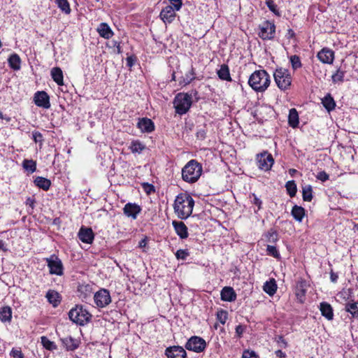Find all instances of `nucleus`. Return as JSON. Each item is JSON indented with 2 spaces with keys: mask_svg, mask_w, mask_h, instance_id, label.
I'll return each mask as SVG.
<instances>
[{
  "mask_svg": "<svg viewBox=\"0 0 358 358\" xmlns=\"http://www.w3.org/2000/svg\"><path fill=\"white\" fill-rule=\"evenodd\" d=\"M194 201L192 197L187 194H178L174 201L173 209L175 213L180 219H187L192 213Z\"/></svg>",
  "mask_w": 358,
  "mask_h": 358,
  "instance_id": "f257e3e1",
  "label": "nucleus"
},
{
  "mask_svg": "<svg viewBox=\"0 0 358 358\" xmlns=\"http://www.w3.org/2000/svg\"><path fill=\"white\" fill-rule=\"evenodd\" d=\"M270 83V76L263 69L254 71L248 79V85L257 92H265L269 87Z\"/></svg>",
  "mask_w": 358,
  "mask_h": 358,
  "instance_id": "f03ea898",
  "label": "nucleus"
},
{
  "mask_svg": "<svg viewBox=\"0 0 358 358\" xmlns=\"http://www.w3.org/2000/svg\"><path fill=\"white\" fill-rule=\"evenodd\" d=\"M202 165L195 159L189 161L182 169V178L189 183L196 182L201 176Z\"/></svg>",
  "mask_w": 358,
  "mask_h": 358,
  "instance_id": "7ed1b4c3",
  "label": "nucleus"
},
{
  "mask_svg": "<svg viewBox=\"0 0 358 358\" xmlns=\"http://www.w3.org/2000/svg\"><path fill=\"white\" fill-rule=\"evenodd\" d=\"M273 78L280 90L285 91L289 89L292 79L289 70L284 68H278L273 73Z\"/></svg>",
  "mask_w": 358,
  "mask_h": 358,
  "instance_id": "20e7f679",
  "label": "nucleus"
},
{
  "mask_svg": "<svg viewBox=\"0 0 358 358\" xmlns=\"http://www.w3.org/2000/svg\"><path fill=\"white\" fill-rule=\"evenodd\" d=\"M192 103V95L184 92L177 94L173 100L176 112L180 115L189 110Z\"/></svg>",
  "mask_w": 358,
  "mask_h": 358,
  "instance_id": "39448f33",
  "label": "nucleus"
},
{
  "mask_svg": "<svg viewBox=\"0 0 358 358\" xmlns=\"http://www.w3.org/2000/svg\"><path fill=\"white\" fill-rule=\"evenodd\" d=\"M69 319L79 325H85L90 322L91 314L83 306H76L69 313Z\"/></svg>",
  "mask_w": 358,
  "mask_h": 358,
  "instance_id": "423d86ee",
  "label": "nucleus"
},
{
  "mask_svg": "<svg viewBox=\"0 0 358 358\" xmlns=\"http://www.w3.org/2000/svg\"><path fill=\"white\" fill-rule=\"evenodd\" d=\"M52 275H62L64 273L63 264L61 259L56 255H52L45 259Z\"/></svg>",
  "mask_w": 358,
  "mask_h": 358,
  "instance_id": "0eeeda50",
  "label": "nucleus"
},
{
  "mask_svg": "<svg viewBox=\"0 0 358 358\" xmlns=\"http://www.w3.org/2000/svg\"><path fill=\"white\" fill-rule=\"evenodd\" d=\"M256 160L259 169L264 171H269L274 163L273 156L267 151L257 154Z\"/></svg>",
  "mask_w": 358,
  "mask_h": 358,
  "instance_id": "6e6552de",
  "label": "nucleus"
},
{
  "mask_svg": "<svg viewBox=\"0 0 358 358\" xmlns=\"http://www.w3.org/2000/svg\"><path fill=\"white\" fill-rule=\"evenodd\" d=\"M259 36L263 40H271L275 36V26L270 21H264L259 26Z\"/></svg>",
  "mask_w": 358,
  "mask_h": 358,
  "instance_id": "1a4fd4ad",
  "label": "nucleus"
},
{
  "mask_svg": "<svg viewBox=\"0 0 358 358\" xmlns=\"http://www.w3.org/2000/svg\"><path fill=\"white\" fill-rule=\"evenodd\" d=\"M206 347V343L204 339L199 336L191 337L185 345L188 350L195 352H203Z\"/></svg>",
  "mask_w": 358,
  "mask_h": 358,
  "instance_id": "9d476101",
  "label": "nucleus"
},
{
  "mask_svg": "<svg viewBox=\"0 0 358 358\" xmlns=\"http://www.w3.org/2000/svg\"><path fill=\"white\" fill-rule=\"evenodd\" d=\"M94 300L98 307H106L111 302V297L109 291L106 289H99L94 294Z\"/></svg>",
  "mask_w": 358,
  "mask_h": 358,
  "instance_id": "9b49d317",
  "label": "nucleus"
},
{
  "mask_svg": "<svg viewBox=\"0 0 358 358\" xmlns=\"http://www.w3.org/2000/svg\"><path fill=\"white\" fill-rule=\"evenodd\" d=\"M35 104L38 107L49 108L50 107V98L48 94L44 92H37L34 97Z\"/></svg>",
  "mask_w": 358,
  "mask_h": 358,
  "instance_id": "f8f14e48",
  "label": "nucleus"
},
{
  "mask_svg": "<svg viewBox=\"0 0 358 358\" xmlns=\"http://www.w3.org/2000/svg\"><path fill=\"white\" fill-rule=\"evenodd\" d=\"M167 358H185L187 356L185 349L179 345L169 347L165 350Z\"/></svg>",
  "mask_w": 358,
  "mask_h": 358,
  "instance_id": "ddd939ff",
  "label": "nucleus"
},
{
  "mask_svg": "<svg viewBox=\"0 0 358 358\" xmlns=\"http://www.w3.org/2000/svg\"><path fill=\"white\" fill-rule=\"evenodd\" d=\"M175 10L172 6L168 5L162 10L159 17L164 23H171L176 17Z\"/></svg>",
  "mask_w": 358,
  "mask_h": 358,
  "instance_id": "4468645a",
  "label": "nucleus"
},
{
  "mask_svg": "<svg viewBox=\"0 0 358 358\" xmlns=\"http://www.w3.org/2000/svg\"><path fill=\"white\" fill-rule=\"evenodd\" d=\"M317 57L322 63L331 64L334 59V52L329 48H323L317 53Z\"/></svg>",
  "mask_w": 358,
  "mask_h": 358,
  "instance_id": "2eb2a0df",
  "label": "nucleus"
},
{
  "mask_svg": "<svg viewBox=\"0 0 358 358\" xmlns=\"http://www.w3.org/2000/svg\"><path fill=\"white\" fill-rule=\"evenodd\" d=\"M141 211V208L136 203H128L123 208L124 215L134 220L136 219Z\"/></svg>",
  "mask_w": 358,
  "mask_h": 358,
  "instance_id": "dca6fc26",
  "label": "nucleus"
},
{
  "mask_svg": "<svg viewBox=\"0 0 358 358\" xmlns=\"http://www.w3.org/2000/svg\"><path fill=\"white\" fill-rule=\"evenodd\" d=\"M78 237L83 243L90 244L94 241V234L91 228L81 227L78 232Z\"/></svg>",
  "mask_w": 358,
  "mask_h": 358,
  "instance_id": "f3484780",
  "label": "nucleus"
},
{
  "mask_svg": "<svg viewBox=\"0 0 358 358\" xmlns=\"http://www.w3.org/2000/svg\"><path fill=\"white\" fill-rule=\"evenodd\" d=\"M137 127L143 133H150L155 129L153 122L147 117L139 119Z\"/></svg>",
  "mask_w": 358,
  "mask_h": 358,
  "instance_id": "a211bd4d",
  "label": "nucleus"
},
{
  "mask_svg": "<svg viewBox=\"0 0 358 358\" xmlns=\"http://www.w3.org/2000/svg\"><path fill=\"white\" fill-rule=\"evenodd\" d=\"M78 296L83 301H87L92 293V288L90 285L81 284L78 287Z\"/></svg>",
  "mask_w": 358,
  "mask_h": 358,
  "instance_id": "6ab92c4d",
  "label": "nucleus"
},
{
  "mask_svg": "<svg viewBox=\"0 0 358 358\" xmlns=\"http://www.w3.org/2000/svg\"><path fill=\"white\" fill-rule=\"evenodd\" d=\"M172 224L176 233L181 238L185 239L188 237L187 227L182 222L173 221Z\"/></svg>",
  "mask_w": 358,
  "mask_h": 358,
  "instance_id": "aec40b11",
  "label": "nucleus"
},
{
  "mask_svg": "<svg viewBox=\"0 0 358 358\" xmlns=\"http://www.w3.org/2000/svg\"><path fill=\"white\" fill-rule=\"evenodd\" d=\"M221 299L224 301H234L236 299V294L231 287H224L220 293Z\"/></svg>",
  "mask_w": 358,
  "mask_h": 358,
  "instance_id": "412c9836",
  "label": "nucleus"
},
{
  "mask_svg": "<svg viewBox=\"0 0 358 358\" xmlns=\"http://www.w3.org/2000/svg\"><path fill=\"white\" fill-rule=\"evenodd\" d=\"M345 310L349 313L352 318L358 319V301L353 299L348 301L345 304Z\"/></svg>",
  "mask_w": 358,
  "mask_h": 358,
  "instance_id": "4be33fe9",
  "label": "nucleus"
},
{
  "mask_svg": "<svg viewBox=\"0 0 358 358\" xmlns=\"http://www.w3.org/2000/svg\"><path fill=\"white\" fill-rule=\"evenodd\" d=\"M62 343L64 347L67 350H74L79 346V341L73 338L71 336H66L65 338H61Z\"/></svg>",
  "mask_w": 358,
  "mask_h": 358,
  "instance_id": "5701e85b",
  "label": "nucleus"
},
{
  "mask_svg": "<svg viewBox=\"0 0 358 358\" xmlns=\"http://www.w3.org/2000/svg\"><path fill=\"white\" fill-rule=\"evenodd\" d=\"M321 314L328 320H332L334 318V312L331 306L327 302H322L320 305Z\"/></svg>",
  "mask_w": 358,
  "mask_h": 358,
  "instance_id": "b1692460",
  "label": "nucleus"
},
{
  "mask_svg": "<svg viewBox=\"0 0 358 358\" xmlns=\"http://www.w3.org/2000/svg\"><path fill=\"white\" fill-rule=\"evenodd\" d=\"M97 31L99 35L106 39L111 38L113 35V31L107 23L102 22L97 27Z\"/></svg>",
  "mask_w": 358,
  "mask_h": 358,
  "instance_id": "393cba45",
  "label": "nucleus"
},
{
  "mask_svg": "<svg viewBox=\"0 0 358 358\" xmlns=\"http://www.w3.org/2000/svg\"><path fill=\"white\" fill-rule=\"evenodd\" d=\"M45 297L47 298L48 302L51 303L54 307H57L61 301L59 294L57 292L52 289L48 291Z\"/></svg>",
  "mask_w": 358,
  "mask_h": 358,
  "instance_id": "a878e982",
  "label": "nucleus"
},
{
  "mask_svg": "<svg viewBox=\"0 0 358 358\" xmlns=\"http://www.w3.org/2000/svg\"><path fill=\"white\" fill-rule=\"evenodd\" d=\"M51 76L53 80L59 86L64 85V76L62 69L59 67H54L51 70Z\"/></svg>",
  "mask_w": 358,
  "mask_h": 358,
  "instance_id": "bb28decb",
  "label": "nucleus"
},
{
  "mask_svg": "<svg viewBox=\"0 0 358 358\" xmlns=\"http://www.w3.org/2000/svg\"><path fill=\"white\" fill-rule=\"evenodd\" d=\"M34 184L38 188L42 189L44 191H47L50 187L51 181L42 176H37L34 180Z\"/></svg>",
  "mask_w": 358,
  "mask_h": 358,
  "instance_id": "cd10ccee",
  "label": "nucleus"
},
{
  "mask_svg": "<svg viewBox=\"0 0 358 358\" xmlns=\"http://www.w3.org/2000/svg\"><path fill=\"white\" fill-rule=\"evenodd\" d=\"M12 309L6 306L0 308V320L2 322H10L12 319Z\"/></svg>",
  "mask_w": 358,
  "mask_h": 358,
  "instance_id": "c85d7f7f",
  "label": "nucleus"
},
{
  "mask_svg": "<svg viewBox=\"0 0 358 358\" xmlns=\"http://www.w3.org/2000/svg\"><path fill=\"white\" fill-rule=\"evenodd\" d=\"M217 74L220 79L226 81H231V78L229 73V68L228 65L223 64L217 71Z\"/></svg>",
  "mask_w": 358,
  "mask_h": 358,
  "instance_id": "c756f323",
  "label": "nucleus"
},
{
  "mask_svg": "<svg viewBox=\"0 0 358 358\" xmlns=\"http://www.w3.org/2000/svg\"><path fill=\"white\" fill-rule=\"evenodd\" d=\"M291 214L297 222H301L303 220V218L305 216V209L297 205L293 206Z\"/></svg>",
  "mask_w": 358,
  "mask_h": 358,
  "instance_id": "7c9ffc66",
  "label": "nucleus"
},
{
  "mask_svg": "<svg viewBox=\"0 0 358 358\" xmlns=\"http://www.w3.org/2000/svg\"><path fill=\"white\" fill-rule=\"evenodd\" d=\"M288 123L292 128H296L299 125V114L295 108L289 110L288 116Z\"/></svg>",
  "mask_w": 358,
  "mask_h": 358,
  "instance_id": "2f4dec72",
  "label": "nucleus"
},
{
  "mask_svg": "<svg viewBox=\"0 0 358 358\" xmlns=\"http://www.w3.org/2000/svg\"><path fill=\"white\" fill-rule=\"evenodd\" d=\"M322 103L327 111L333 110L336 107V103L330 94H327L322 99Z\"/></svg>",
  "mask_w": 358,
  "mask_h": 358,
  "instance_id": "473e14b6",
  "label": "nucleus"
},
{
  "mask_svg": "<svg viewBox=\"0 0 358 358\" xmlns=\"http://www.w3.org/2000/svg\"><path fill=\"white\" fill-rule=\"evenodd\" d=\"M8 62L9 66L12 69L17 71L20 69L21 59L18 55H17V54L11 55L9 57Z\"/></svg>",
  "mask_w": 358,
  "mask_h": 358,
  "instance_id": "72a5a7b5",
  "label": "nucleus"
},
{
  "mask_svg": "<svg viewBox=\"0 0 358 358\" xmlns=\"http://www.w3.org/2000/svg\"><path fill=\"white\" fill-rule=\"evenodd\" d=\"M277 290V285L275 280L266 281L264 285V291L270 296L273 295Z\"/></svg>",
  "mask_w": 358,
  "mask_h": 358,
  "instance_id": "f704fd0d",
  "label": "nucleus"
},
{
  "mask_svg": "<svg viewBox=\"0 0 358 358\" xmlns=\"http://www.w3.org/2000/svg\"><path fill=\"white\" fill-rule=\"evenodd\" d=\"M129 149L133 153H141L145 149V145L142 143L140 141L136 140L131 143Z\"/></svg>",
  "mask_w": 358,
  "mask_h": 358,
  "instance_id": "c9c22d12",
  "label": "nucleus"
},
{
  "mask_svg": "<svg viewBox=\"0 0 358 358\" xmlns=\"http://www.w3.org/2000/svg\"><path fill=\"white\" fill-rule=\"evenodd\" d=\"M302 197L304 201H310L313 199V189L310 185L302 187Z\"/></svg>",
  "mask_w": 358,
  "mask_h": 358,
  "instance_id": "e433bc0d",
  "label": "nucleus"
},
{
  "mask_svg": "<svg viewBox=\"0 0 358 358\" xmlns=\"http://www.w3.org/2000/svg\"><path fill=\"white\" fill-rule=\"evenodd\" d=\"M58 8L65 14H69L71 11L68 0H55Z\"/></svg>",
  "mask_w": 358,
  "mask_h": 358,
  "instance_id": "4c0bfd02",
  "label": "nucleus"
},
{
  "mask_svg": "<svg viewBox=\"0 0 358 358\" xmlns=\"http://www.w3.org/2000/svg\"><path fill=\"white\" fill-rule=\"evenodd\" d=\"M22 167L31 173L36 170V162L32 159H24L22 162Z\"/></svg>",
  "mask_w": 358,
  "mask_h": 358,
  "instance_id": "58836bf2",
  "label": "nucleus"
},
{
  "mask_svg": "<svg viewBox=\"0 0 358 358\" xmlns=\"http://www.w3.org/2000/svg\"><path fill=\"white\" fill-rule=\"evenodd\" d=\"M285 187L287 194L290 196V197H294L296 196L297 187L294 180H289L285 184Z\"/></svg>",
  "mask_w": 358,
  "mask_h": 358,
  "instance_id": "ea45409f",
  "label": "nucleus"
},
{
  "mask_svg": "<svg viewBox=\"0 0 358 358\" xmlns=\"http://www.w3.org/2000/svg\"><path fill=\"white\" fill-rule=\"evenodd\" d=\"M345 71L341 67L339 68L331 76L333 83H342L345 76Z\"/></svg>",
  "mask_w": 358,
  "mask_h": 358,
  "instance_id": "a19ab883",
  "label": "nucleus"
},
{
  "mask_svg": "<svg viewBox=\"0 0 358 358\" xmlns=\"http://www.w3.org/2000/svg\"><path fill=\"white\" fill-rule=\"evenodd\" d=\"M217 320L222 324H224L227 318H228V313L222 309H220L217 312L216 314Z\"/></svg>",
  "mask_w": 358,
  "mask_h": 358,
  "instance_id": "79ce46f5",
  "label": "nucleus"
},
{
  "mask_svg": "<svg viewBox=\"0 0 358 358\" xmlns=\"http://www.w3.org/2000/svg\"><path fill=\"white\" fill-rule=\"evenodd\" d=\"M41 343H42L43 347L47 350H51L56 348V345L54 343V342L50 341L45 336L41 337Z\"/></svg>",
  "mask_w": 358,
  "mask_h": 358,
  "instance_id": "37998d69",
  "label": "nucleus"
},
{
  "mask_svg": "<svg viewBox=\"0 0 358 358\" xmlns=\"http://www.w3.org/2000/svg\"><path fill=\"white\" fill-rule=\"evenodd\" d=\"M290 62L292 67L294 70H296L301 67V62L300 57L297 55H292L290 57Z\"/></svg>",
  "mask_w": 358,
  "mask_h": 358,
  "instance_id": "c03bdc74",
  "label": "nucleus"
},
{
  "mask_svg": "<svg viewBox=\"0 0 358 358\" xmlns=\"http://www.w3.org/2000/svg\"><path fill=\"white\" fill-rule=\"evenodd\" d=\"M266 4L268 9L273 12L275 15L280 16V13L277 8V5L275 3L273 0H266Z\"/></svg>",
  "mask_w": 358,
  "mask_h": 358,
  "instance_id": "a18cd8bd",
  "label": "nucleus"
},
{
  "mask_svg": "<svg viewBox=\"0 0 358 358\" xmlns=\"http://www.w3.org/2000/svg\"><path fill=\"white\" fill-rule=\"evenodd\" d=\"M266 241L269 243H274L278 241V233L271 229L266 234Z\"/></svg>",
  "mask_w": 358,
  "mask_h": 358,
  "instance_id": "49530a36",
  "label": "nucleus"
},
{
  "mask_svg": "<svg viewBox=\"0 0 358 358\" xmlns=\"http://www.w3.org/2000/svg\"><path fill=\"white\" fill-rule=\"evenodd\" d=\"M266 252L268 255L273 256L276 259H279L280 257V255L277 250L276 247L274 245H267Z\"/></svg>",
  "mask_w": 358,
  "mask_h": 358,
  "instance_id": "de8ad7c7",
  "label": "nucleus"
},
{
  "mask_svg": "<svg viewBox=\"0 0 358 358\" xmlns=\"http://www.w3.org/2000/svg\"><path fill=\"white\" fill-rule=\"evenodd\" d=\"M141 186H142L143 191L147 194H150L151 193L155 192V186L148 182H143L141 184Z\"/></svg>",
  "mask_w": 358,
  "mask_h": 358,
  "instance_id": "09e8293b",
  "label": "nucleus"
},
{
  "mask_svg": "<svg viewBox=\"0 0 358 358\" xmlns=\"http://www.w3.org/2000/svg\"><path fill=\"white\" fill-rule=\"evenodd\" d=\"M250 198L251 199V202L257 206V210H260L262 208V201L260 199H259L255 194H252L250 196Z\"/></svg>",
  "mask_w": 358,
  "mask_h": 358,
  "instance_id": "8fccbe9b",
  "label": "nucleus"
},
{
  "mask_svg": "<svg viewBox=\"0 0 358 358\" xmlns=\"http://www.w3.org/2000/svg\"><path fill=\"white\" fill-rule=\"evenodd\" d=\"M32 138L35 143H40L41 145L43 142V135L38 131L32 132Z\"/></svg>",
  "mask_w": 358,
  "mask_h": 358,
  "instance_id": "3c124183",
  "label": "nucleus"
},
{
  "mask_svg": "<svg viewBox=\"0 0 358 358\" xmlns=\"http://www.w3.org/2000/svg\"><path fill=\"white\" fill-rule=\"evenodd\" d=\"M189 255V252L187 250H178L176 253V257L178 259H185Z\"/></svg>",
  "mask_w": 358,
  "mask_h": 358,
  "instance_id": "603ef678",
  "label": "nucleus"
},
{
  "mask_svg": "<svg viewBox=\"0 0 358 358\" xmlns=\"http://www.w3.org/2000/svg\"><path fill=\"white\" fill-rule=\"evenodd\" d=\"M242 358H259V357L254 351L245 350L243 353Z\"/></svg>",
  "mask_w": 358,
  "mask_h": 358,
  "instance_id": "864d4df0",
  "label": "nucleus"
},
{
  "mask_svg": "<svg viewBox=\"0 0 358 358\" xmlns=\"http://www.w3.org/2000/svg\"><path fill=\"white\" fill-rule=\"evenodd\" d=\"M316 178L322 182H325L329 180V176L325 171H320L317 173Z\"/></svg>",
  "mask_w": 358,
  "mask_h": 358,
  "instance_id": "5fc2aeb1",
  "label": "nucleus"
},
{
  "mask_svg": "<svg viewBox=\"0 0 358 358\" xmlns=\"http://www.w3.org/2000/svg\"><path fill=\"white\" fill-rule=\"evenodd\" d=\"M275 341L278 343V345L280 348H285L287 345L286 341L282 336H278V337H276Z\"/></svg>",
  "mask_w": 358,
  "mask_h": 358,
  "instance_id": "6e6d98bb",
  "label": "nucleus"
},
{
  "mask_svg": "<svg viewBox=\"0 0 358 358\" xmlns=\"http://www.w3.org/2000/svg\"><path fill=\"white\" fill-rule=\"evenodd\" d=\"M171 6H173L176 10H179L182 7V0H169Z\"/></svg>",
  "mask_w": 358,
  "mask_h": 358,
  "instance_id": "4d7b16f0",
  "label": "nucleus"
},
{
  "mask_svg": "<svg viewBox=\"0 0 358 358\" xmlns=\"http://www.w3.org/2000/svg\"><path fill=\"white\" fill-rule=\"evenodd\" d=\"M10 356L13 358H24L23 354L22 353V351L17 349H12L10 352Z\"/></svg>",
  "mask_w": 358,
  "mask_h": 358,
  "instance_id": "13d9d810",
  "label": "nucleus"
},
{
  "mask_svg": "<svg viewBox=\"0 0 358 358\" xmlns=\"http://www.w3.org/2000/svg\"><path fill=\"white\" fill-rule=\"evenodd\" d=\"M196 138L199 140H203L206 136V132L204 129H201L196 131Z\"/></svg>",
  "mask_w": 358,
  "mask_h": 358,
  "instance_id": "bf43d9fd",
  "label": "nucleus"
},
{
  "mask_svg": "<svg viewBox=\"0 0 358 358\" xmlns=\"http://www.w3.org/2000/svg\"><path fill=\"white\" fill-rule=\"evenodd\" d=\"M189 74H190V76H189L188 74L186 75L187 78L185 80V83L186 85L190 83L191 81L194 79V72L193 68H192V69L189 72Z\"/></svg>",
  "mask_w": 358,
  "mask_h": 358,
  "instance_id": "052dcab7",
  "label": "nucleus"
},
{
  "mask_svg": "<svg viewBox=\"0 0 358 358\" xmlns=\"http://www.w3.org/2000/svg\"><path fill=\"white\" fill-rule=\"evenodd\" d=\"M244 327L242 325H238L236 327V334L238 335V337H241L244 332Z\"/></svg>",
  "mask_w": 358,
  "mask_h": 358,
  "instance_id": "680f3d73",
  "label": "nucleus"
},
{
  "mask_svg": "<svg viewBox=\"0 0 358 358\" xmlns=\"http://www.w3.org/2000/svg\"><path fill=\"white\" fill-rule=\"evenodd\" d=\"M338 278V275L337 273H334L333 271L330 273V279L332 282H336Z\"/></svg>",
  "mask_w": 358,
  "mask_h": 358,
  "instance_id": "e2e57ef3",
  "label": "nucleus"
},
{
  "mask_svg": "<svg viewBox=\"0 0 358 358\" xmlns=\"http://www.w3.org/2000/svg\"><path fill=\"white\" fill-rule=\"evenodd\" d=\"M35 200L31 197L27 198L26 201V204L31 206L32 208H34V206Z\"/></svg>",
  "mask_w": 358,
  "mask_h": 358,
  "instance_id": "0e129e2a",
  "label": "nucleus"
},
{
  "mask_svg": "<svg viewBox=\"0 0 358 358\" xmlns=\"http://www.w3.org/2000/svg\"><path fill=\"white\" fill-rule=\"evenodd\" d=\"M275 355L280 358H285L286 357V354L283 352L281 350H278L275 352Z\"/></svg>",
  "mask_w": 358,
  "mask_h": 358,
  "instance_id": "69168bd1",
  "label": "nucleus"
},
{
  "mask_svg": "<svg viewBox=\"0 0 358 358\" xmlns=\"http://www.w3.org/2000/svg\"><path fill=\"white\" fill-rule=\"evenodd\" d=\"M113 46L117 48V52L121 53L122 50H121L120 43L116 41H113Z\"/></svg>",
  "mask_w": 358,
  "mask_h": 358,
  "instance_id": "338daca9",
  "label": "nucleus"
},
{
  "mask_svg": "<svg viewBox=\"0 0 358 358\" xmlns=\"http://www.w3.org/2000/svg\"><path fill=\"white\" fill-rule=\"evenodd\" d=\"M0 250L6 252L8 250L6 243L3 240H0Z\"/></svg>",
  "mask_w": 358,
  "mask_h": 358,
  "instance_id": "774afa93",
  "label": "nucleus"
}]
</instances>
